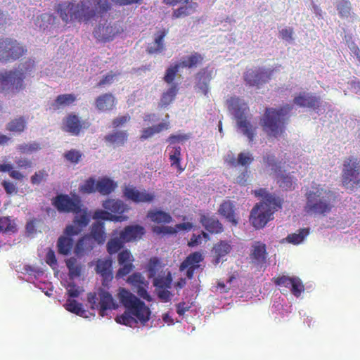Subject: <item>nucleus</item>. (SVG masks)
I'll use <instances>...</instances> for the list:
<instances>
[{"label":"nucleus","mask_w":360,"mask_h":360,"mask_svg":"<svg viewBox=\"0 0 360 360\" xmlns=\"http://www.w3.org/2000/svg\"><path fill=\"white\" fill-rule=\"evenodd\" d=\"M111 9L108 0H82L77 4L70 1L60 3L55 10L65 23L78 21L87 22L96 18H102Z\"/></svg>","instance_id":"obj_1"},{"label":"nucleus","mask_w":360,"mask_h":360,"mask_svg":"<svg viewBox=\"0 0 360 360\" xmlns=\"http://www.w3.org/2000/svg\"><path fill=\"white\" fill-rule=\"evenodd\" d=\"M305 212L309 214H323L329 213L333 207L335 200L334 192L321 184L311 186V189L305 194Z\"/></svg>","instance_id":"obj_2"},{"label":"nucleus","mask_w":360,"mask_h":360,"mask_svg":"<svg viewBox=\"0 0 360 360\" xmlns=\"http://www.w3.org/2000/svg\"><path fill=\"white\" fill-rule=\"evenodd\" d=\"M292 107L285 105L279 108H266L259 120L263 131L271 137L278 138L283 134Z\"/></svg>","instance_id":"obj_3"},{"label":"nucleus","mask_w":360,"mask_h":360,"mask_svg":"<svg viewBox=\"0 0 360 360\" xmlns=\"http://www.w3.org/2000/svg\"><path fill=\"white\" fill-rule=\"evenodd\" d=\"M281 206L282 202L279 198L267 195L262 202L257 203L252 209L250 222L256 229H262L271 220L274 213Z\"/></svg>","instance_id":"obj_4"},{"label":"nucleus","mask_w":360,"mask_h":360,"mask_svg":"<svg viewBox=\"0 0 360 360\" xmlns=\"http://www.w3.org/2000/svg\"><path fill=\"white\" fill-rule=\"evenodd\" d=\"M227 108L237 121V126L250 142L253 141L257 134V127L254 126L246 117L249 110L248 104L240 98L233 96L226 101Z\"/></svg>","instance_id":"obj_5"},{"label":"nucleus","mask_w":360,"mask_h":360,"mask_svg":"<svg viewBox=\"0 0 360 360\" xmlns=\"http://www.w3.org/2000/svg\"><path fill=\"white\" fill-rule=\"evenodd\" d=\"M117 299L120 304L141 323H145L150 319V310L145 303L124 288H120Z\"/></svg>","instance_id":"obj_6"},{"label":"nucleus","mask_w":360,"mask_h":360,"mask_svg":"<svg viewBox=\"0 0 360 360\" xmlns=\"http://www.w3.org/2000/svg\"><path fill=\"white\" fill-rule=\"evenodd\" d=\"M341 180L343 187L350 191L360 187V160L349 156L344 160Z\"/></svg>","instance_id":"obj_7"},{"label":"nucleus","mask_w":360,"mask_h":360,"mask_svg":"<svg viewBox=\"0 0 360 360\" xmlns=\"http://www.w3.org/2000/svg\"><path fill=\"white\" fill-rule=\"evenodd\" d=\"M26 52V47L16 39L0 37V61L3 63L15 61L24 56Z\"/></svg>","instance_id":"obj_8"},{"label":"nucleus","mask_w":360,"mask_h":360,"mask_svg":"<svg viewBox=\"0 0 360 360\" xmlns=\"http://www.w3.org/2000/svg\"><path fill=\"white\" fill-rule=\"evenodd\" d=\"M87 300L92 309H97L99 315L104 316L105 311L116 309L118 307L112 295L103 288H99L96 292H89Z\"/></svg>","instance_id":"obj_9"},{"label":"nucleus","mask_w":360,"mask_h":360,"mask_svg":"<svg viewBox=\"0 0 360 360\" xmlns=\"http://www.w3.org/2000/svg\"><path fill=\"white\" fill-rule=\"evenodd\" d=\"M25 75L19 70L0 72V91L19 92L25 89Z\"/></svg>","instance_id":"obj_10"},{"label":"nucleus","mask_w":360,"mask_h":360,"mask_svg":"<svg viewBox=\"0 0 360 360\" xmlns=\"http://www.w3.org/2000/svg\"><path fill=\"white\" fill-rule=\"evenodd\" d=\"M53 205L60 212L75 213L80 212L82 204L79 197L70 198L68 195L60 194L56 196Z\"/></svg>","instance_id":"obj_11"},{"label":"nucleus","mask_w":360,"mask_h":360,"mask_svg":"<svg viewBox=\"0 0 360 360\" xmlns=\"http://www.w3.org/2000/svg\"><path fill=\"white\" fill-rule=\"evenodd\" d=\"M273 282L277 286L290 289L291 293L296 297H299L304 290V285L297 276H279L273 278Z\"/></svg>","instance_id":"obj_12"},{"label":"nucleus","mask_w":360,"mask_h":360,"mask_svg":"<svg viewBox=\"0 0 360 360\" xmlns=\"http://www.w3.org/2000/svg\"><path fill=\"white\" fill-rule=\"evenodd\" d=\"M273 70L264 68L248 69L244 74V79L250 86H259L268 82L273 75Z\"/></svg>","instance_id":"obj_13"},{"label":"nucleus","mask_w":360,"mask_h":360,"mask_svg":"<svg viewBox=\"0 0 360 360\" xmlns=\"http://www.w3.org/2000/svg\"><path fill=\"white\" fill-rule=\"evenodd\" d=\"M120 32L115 23L105 22L104 24H98L93 31L95 39L103 43L111 41Z\"/></svg>","instance_id":"obj_14"},{"label":"nucleus","mask_w":360,"mask_h":360,"mask_svg":"<svg viewBox=\"0 0 360 360\" xmlns=\"http://www.w3.org/2000/svg\"><path fill=\"white\" fill-rule=\"evenodd\" d=\"M127 283L131 285V289L138 295L148 302L152 300V297L148 293L147 288L148 282L145 279L141 273H134L127 278Z\"/></svg>","instance_id":"obj_15"},{"label":"nucleus","mask_w":360,"mask_h":360,"mask_svg":"<svg viewBox=\"0 0 360 360\" xmlns=\"http://www.w3.org/2000/svg\"><path fill=\"white\" fill-rule=\"evenodd\" d=\"M203 260V256L200 252H194L186 257L181 263L179 270L183 271L186 270V276L188 279H192L195 271L200 267V263Z\"/></svg>","instance_id":"obj_16"},{"label":"nucleus","mask_w":360,"mask_h":360,"mask_svg":"<svg viewBox=\"0 0 360 360\" xmlns=\"http://www.w3.org/2000/svg\"><path fill=\"white\" fill-rule=\"evenodd\" d=\"M124 196L135 203L151 202L155 199V195L148 193L146 190L139 191L133 186H125L123 190Z\"/></svg>","instance_id":"obj_17"},{"label":"nucleus","mask_w":360,"mask_h":360,"mask_svg":"<svg viewBox=\"0 0 360 360\" xmlns=\"http://www.w3.org/2000/svg\"><path fill=\"white\" fill-rule=\"evenodd\" d=\"M90 123L88 121L81 120L75 114H69L64 122V130L72 135L77 136L83 129L89 127Z\"/></svg>","instance_id":"obj_18"},{"label":"nucleus","mask_w":360,"mask_h":360,"mask_svg":"<svg viewBox=\"0 0 360 360\" xmlns=\"http://www.w3.org/2000/svg\"><path fill=\"white\" fill-rule=\"evenodd\" d=\"M145 228L141 225H129L119 233L120 238L125 243L138 240L145 235Z\"/></svg>","instance_id":"obj_19"},{"label":"nucleus","mask_w":360,"mask_h":360,"mask_svg":"<svg viewBox=\"0 0 360 360\" xmlns=\"http://www.w3.org/2000/svg\"><path fill=\"white\" fill-rule=\"evenodd\" d=\"M293 102L300 107L318 109L321 105L320 98L312 94L301 92L294 98Z\"/></svg>","instance_id":"obj_20"},{"label":"nucleus","mask_w":360,"mask_h":360,"mask_svg":"<svg viewBox=\"0 0 360 360\" xmlns=\"http://www.w3.org/2000/svg\"><path fill=\"white\" fill-rule=\"evenodd\" d=\"M254 161V158L249 152H241L236 158L230 153L225 158V162L231 167H236L238 166L248 167Z\"/></svg>","instance_id":"obj_21"},{"label":"nucleus","mask_w":360,"mask_h":360,"mask_svg":"<svg viewBox=\"0 0 360 360\" xmlns=\"http://www.w3.org/2000/svg\"><path fill=\"white\" fill-rule=\"evenodd\" d=\"M115 98L111 93L101 94L95 101L96 108L102 112L112 110L115 108Z\"/></svg>","instance_id":"obj_22"},{"label":"nucleus","mask_w":360,"mask_h":360,"mask_svg":"<svg viewBox=\"0 0 360 360\" xmlns=\"http://www.w3.org/2000/svg\"><path fill=\"white\" fill-rule=\"evenodd\" d=\"M218 212L233 226L238 224L235 206L231 200H224L219 206Z\"/></svg>","instance_id":"obj_23"},{"label":"nucleus","mask_w":360,"mask_h":360,"mask_svg":"<svg viewBox=\"0 0 360 360\" xmlns=\"http://www.w3.org/2000/svg\"><path fill=\"white\" fill-rule=\"evenodd\" d=\"M111 266L112 262L109 259H98L96 262V271L102 277L103 285L112 279Z\"/></svg>","instance_id":"obj_24"},{"label":"nucleus","mask_w":360,"mask_h":360,"mask_svg":"<svg viewBox=\"0 0 360 360\" xmlns=\"http://www.w3.org/2000/svg\"><path fill=\"white\" fill-rule=\"evenodd\" d=\"M103 207L113 215H122L128 210V207L120 200L107 199L102 203Z\"/></svg>","instance_id":"obj_25"},{"label":"nucleus","mask_w":360,"mask_h":360,"mask_svg":"<svg viewBox=\"0 0 360 360\" xmlns=\"http://www.w3.org/2000/svg\"><path fill=\"white\" fill-rule=\"evenodd\" d=\"M27 119L25 116H18L11 119L6 125V130L13 134H21L27 129Z\"/></svg>","instance_id":"obj_26"},{"label":"nucleus","mask_w":360,"mask_h":360,"mask_svg":"<svg viewBox=\"0 0 360 360\" xmlns=\"http://www.w3.org/2000/svg\"><path fill=\"white\" fill-rule=\"evenodd\" d=\"M193 228V224L190 222H184L176 224L175 227L167 226H155L153 228V233L156 234H174L179 231H190Z\"/></svg>","instance_id":"obj_27"},{"label":"nucleus","mask_w":360,"mask_h":360,"mask_svg":"<svg viewBox=\"0 0 360 360\" xmlns=\"http://www.w3.org/2000/svg\"><path fill=\"white\" fill-rule=\"evenodd\" d=\"M200 223L210 233H220L223 231V225L214 217H207L205 214L200 216Z\"/></svg>","instance_id":"obj_28"},{"label":"nucleus","mask_w":360,"mask_h":360,"mask_svg":"<svg viewBox=\"0 0 360 360\" xmlns=\"http://www.w3.org/2000/svg\"><path fill=\"white\" fill-rule=\"evenodd\" d=\"M147 217L157 224H169L173 220L169 213L158 209L150 210L147 213Z\"/></svg>","instance_id":"obj_29"},{"label":"nucleus","mask_w":360,"mask_h":360,"mask_svg":"<svg viewBox=\"0 0 360 360\" xmlns=\"http://www.w3.org/2000/svg\"><path fill=\"white\" fill-rule=\"evenodd\" d=\"M266 245L261 242H256L252 245V251L250 254V259L252 262L257 264H263L266 262Z\"/></svg>","instance_id":"obj_30"},{"label":"nucleus","mask_w":360,"mask_h":360,"mask_svg":"<svg viewBox=\"0 0 360 360\" xmlns=\"http://www.w3.org/2000/svg\"><path fill=\"white\" fill-rule=\"evenodd\" d=\"M77 98L73 94H65L58 95L51 103L50 108L53 111L63 109L66 106L72 104Z\"/></svg>","instance_id":"obj_31"},{"label":"nucleus","mask_w":360,"mask_h":360,"mask_svg":"<svg viewBox=\"0 0 360 360\" xmlns=\"http://www.w3.org/2000/svg\"><path fill=\"white\" fill-rule=\"evenodd\" d=\"M117 187V182L108 177H103L96 181V190L103 195L110 194Z\"/></svg>","instance_id":"obj_32"},{"label":"nucleus","mask_w":360,"mask_h":360,"mask_svg":"<svg viewBox=\"0 0 360 360\" xmlns=\"http://www.w3.org/2000/svg\"><path fill=\"white\" fill-rule=\"evenodd\" d=\"M197 79V87L204 95H207L209 92V83L212 79V72L206 68L202 69L198 72Z\"/></svg>","instance_id":"obj_33"},{"label":"nucleus","mask_w":360,"mask_h":360,"mask_svg":"<svg viewBox=\"0 0 360 360\" xmlns=\"http://www.w3.org/2000/svg\"><path fill=\"white\" fill-rule=\"evenodd\" d=\"M204 60V57L198 52H193L184 58V59L179 63L182 68H195L200 65Z\"/></svg>","instance_id":"obj_34"},{"label":"nucleus","mask_w":360,"mask_h":360,"mask_svg":"<svg viewBox=\"0 0 360 360\" xmlns=\"http://www.w3.org/2000/svg\"><path fill=\"white\" fill-rule=\"evenodd\" d=\"M128 134L126 131H116L105 136L104 140L115 146H124L127 142Z\"/></svg>","instance_id":"obj_35"},{"label":"nucleus","mask_w":360,"mask_h":360,"mask_svg":"<svg viewBox=\"0 0 360 360\" xmlns=\"http://www.w3.org/2000/svg\"><path fill=\"white\" fill-rule=\"evenodd\" d=\"M92 218L96 220L101 219L115 222H121L127 220L128 217L124 215H113L106 210H96L94 212Z\"/></svg>","instance_id":"obj_36"},{"label":"nucleus","mask_w":360,"mask_h":360,"mask_svg":"<svg viewBox=\"0 0 360 360\" xmlns=\"http://www.w3.org/2000/svg\"><path fill=\"white\" fill-rule=\"evenodd\" d=\"M232 247L228 241L220 240L216 243L213 248L215 262L218 264L222 257L230 253Z\"/></svg>","instance_id":"obj_37"},{"label":"nucleus","mask_w":360,"mask_h":360,"mask_svg":"<svg viewBox=\"0 0 360 360\" xmlns=\"http://www.w3.org/2000/svg\"><path fill=\"white\" fill-rule=\"evenodd\" d=\"M167 34L165 29L159 30L155 34L153 45L148 47V52L150 54L160 53L164 49L163 39Z\"/></svg>","instance_id":"obj_38"},{"label":"nucleus","mask_w":360,"mask_h":360,"mask_svg":"<svg viewBox=\"0 0 360 360\" xmlns=\"http://www.w3.org/2000/svg\"><path fill=\"white\" fill-rule=\"evenodd\" d=\"M91 236L98 244H103L105 241L104 222L97 221L92 224Z\"/></svg>","instance_id":"obj_39"},{"label":"nucleus","mask_w":360,"mask_h":360,"mask_svg":"<svg viewBox=\"0 0 360 360\" xmlns=\"http://www.w3.org/2000/svg\"><path fill=\"white\" fill-rule=\"evenodd\" d=\"M178 90V84H172L170 87L162 94L160 101V106L166 107L169 105L174 100Z\"/></svg>","instance_id":"obj_40"},{"label":"nucleus","mask_w":360,"mask_h":360,"mask_svg":"<svg viewBox=\"0 0 360 360\" xmlns=\"http://www.w3.org/2000/svg\"><path fill=\"white\" fill-rule=\"evenodd\" d=\"M169 150V158L171 162V166H175L179 173L182 172L184 170L181 165V148L179 146H174L172 148H168Z\"/></svg>","instance_id":"obj_41"},{"label":"nucleus","mask_w":360,"mask_h":360,"mask_svg":"<svg viewBox=\"0 0 360 360\" xmlns=\"http://www.w3.org/2000/svg\"><path fill=\"white\" fill-rule=\"evenodd\" d=\"M17 225L11 217H0V233H14L17 232Z\"/></svg>","instance_id":"obj_42"},{"label":"nucleus","mask_w":360,"mask_h":360,"mask_svg":"<svg viewBox=\"0 0 360 360\" xmlns=\"http://www.w3.org/2000/svg\"><path fill=\"white\" fill-rule=\"evenodd\" d=\"M169 127V124L167 123H160L153 127H147L143 129L141 131V134L140 136V140L144 141L150 137H152L155 134L160 133L164 129H167Z\"/></svg>","instance_id":"obj_43"},{"label":"nucleus","mask_w":360,"mask_h":360,"mask_svg":"<svg viewBox=\"0 0 360 360\" xmlns=\"http://www.w3.org/2000/svg\"><path fill=\"white\" fill-rule=\"evenodd\" d=\"M74 241L71 238L67 236H60L57 243L58 251L59 254L68 255L73 247Z\"/></svg>","instance_id":"obj_44"},{"label":"nucleus","mask_w":360,"mask_h":360,"mask_svg":"<svg viewBox=\"0 0 360 360\" xmlns=\"http://www.w3.org/2000/svg\"><path fill=\"white\" fill-rule=\"evenodd\" d=\"M279 187L284 191H292L295 188V181L290 174H281L277 176Z\"/></svg>","instance_id":"obj_45"},{"label":"nucleus","mask_w":360,"mask_h":360,"mask_svg":"<svg viewBox=\"0 0 360 360\" xmlns=\"http://www.w3.org/2000/svg\"><path fill=\"white\" fill-rule=\"evenodd\" d=\"M66 310L80 316H86V311L83 309L82 304L75 300L68 299L64 305Z\"/></svg>","instance_id":"obj_46"},{"label":"nucleus","mask_w":360,"mask_h":360,"mask_svg":"<svg viewBox=\"0 0 360 360\" xmlns=\"http://www.w3.org/2000/svg\"><path fill=\"white\" fill-rule=\"evenodd\" d=\"M69 271V276L71 278L79 277L81 275L82 266L77 264V259L70 257L65 261Z\"/></svg>","instance_id":"obj_47"},{"label":"nucleus","mask_w":360,"mask_h":360,"mask_svg":"<svg viewBox=\"0 0 360 360\" xmlns=\"http://www.w3.org/2000/svg\"><path fill=\"white\" fill-rule=\"evenodd\" d=\"M309 229L304 228L298 230V233L289 234L286 238V240L292 244L297 245L302 243L304 239L309 235Z\"/></svg>","instance_id":"obj_48"},{"label":"nucleus","mask_w":360,"mask_h":360,"mask_svg":"<svg viewBox=\"0 0 360 360\" xmlns=\"http://www.w3.org/2000/svg\"><path fill=\"white\" fill-rule=\"evenodd\" d=\"M197 6L198 4L196 3L189 5H184L174 11L173 17L179 18L190 15L195 12Z\"/></svg>","instance_id":"obj_49"},{"label":"nucleus","mask_w":360,"mask_h":360,"mask_svg":"<svg viewBox=\"0 0 360 360\" xmlns=\"http://www.w3.org/2000/svg\"><path fill=\"white\" fill-rule=\"evenodd\" d=\"M124 243L125 241L120 236L112 238L107 243V251L110 255L115 254L122 248Z\"/></svg>","instance_id":"obj_50"},{"label":"nucleus","mask_w":360,"mask_h":360,"mask_svg":"<svg viewBox=\"0 0 360 360\" xmlns=\"http://www.w3.org/2000/svg\"><path fill=\"white\" fill-rule=\"evenodd\" d=\"M172 282V274L170 271H167L165 276H159L154 279V285L160 288H170Z\"/></svg>","instance_id":"obj_51"},{"label":"nucleus","mask_w":360,"mask_h":360,"mask_svg":"<svg viewBox=\"0 0 360 360\" xmlns=\"http://www.w3.org/2000/svg\"><path fill=\"white\" fill-rule=\"evenodd\" d=\"M181 68L179 63L170 65L165 72L164 76V81L167 84H174L173 82L178 74L179 68Z\"/></svg>","instance_id":"obj_52"},{"label":"nucleus","mask_w":360,"mask_h":360,"mask_svg":"<svg viewBox=\"0 0 360 360\" xmlns=\"http://www.w3.org/2000/svg\"><path fill=\"white\" fill-rule=\"evenodd\" d=\"M337 10L338 11V14L340 18H347L351 13L352 6L349 1L347 0H341L340 1L336 6Z\"/></svg>","instance_id":"obj_53"},{"label":"nucleus","mask_w":360,"mask_h":360,"mask_svg":"<svg viewBox=\"0 0 360 360\" xmlns=\"http://www.w3.org/2000/svg\"><path fill=\"white\" fill-rule=\"evenodd\" d=\"M79 192L84 194H90L97 191L96 182L94 177H90L85 180L84 182L79 186Z\"/></svg>","instance_id":"obj_54"},{"label":"nucleus","mask_w":360,"mask_h":360,"mask_svg":"<svg viewBox=\"0 0 360 360\" xmlns=\"http://www.w3.org/2000/svg\"><path fill=\"white\" fill-rule=\"evenodd\" d=\"M263 162L266 167H270L274 172H277L281 170V167L276 162L275 155L273 154H265L263 156Z\"/></svg>","instance_id":"obj_55"},{"label":"nucleus","mask_w":360,"mask_h":360,"mask_svg":"<svg viewBox=\"0 0 360 360\" xmlns=\"http://www.w3.org/2000/svg\"><path fill=\"white\" fill-rule=\"evenodd\" d=\"M89 222V217L86 211L82 210L76 214L73 223L80 226L82 229L86 227Z\"/></svg>","instance_id":"obj_56"},{"label":"nucleus","mask_w":360,"mask_h":360,"mask_svg":"<svg viewBox=\"0 0 360 360\" xmlns=\"http://www.w3.org/2000/svg\"><path fill=\"white\" fill-rule=\"evenodd\" d=\"M135 318L136 317L133 314H129L126 310L124 314L116 318V321L125 326H131L133 324L136 323Z\"/></svg>","instance_id":"obj_57"},{"label":"nucleus","mask_w":360,"mask_h":360,"mask_svg":"<svg viewBox=\"0 0 360 360\" xmlns=\"http://www.w3.org/2000/svg\"><path fill=\"white\" fill-rule=\"evenodd\" d=\"M82 156V153L75 149H71L70 150H68L64 154V158L68 161L75 165L77 164L80 161Z\"/></svg>","instance_id":"obj_58"},{"label":"nucleus","mask_w":360,"mask_h":360,"mask_svg":"<svg viewBox=\"0 0 360 360\" xmlns=\"http://www.w3.org/2000/svg\"><path fill=\"white\" fill-rule=\"evenodd\" d=\"M18 150L22 153H30L34 151H37L40 149V146L38 143L33 142L30 143H23L18 146Z\"/></svg>","instance_id":"obj_59"},{"label":"nucleus","mask_w":360,"mask_h":360,"mask_svg":"<svg viewBox=\"0 0 360 360\" xmlns=\"http://www.w3.org/2000/svg\"><path fill=\"white\" fill-rule=\"evenodd\" d=\"M159 266L160 260L158 257H153L150 259L148 266L150 277H154L156 275Z\"/></svg>","instance_id":"obj_60"},{"label":"nucleus","mask_w":360,"mask_h":360,"mask_svg":"<svg viewBox=\"0 0 360 360\" xmlns=\"http://www.w3.org/2000/svg\"><path fill=\"white\" fill-rule=\"evenodd\" d=\"M133 261L132 255L128 250L120 252L118 255V262L120 265L126 263H131Z\"/></svg>","instance_id":"obj_61"},{"label":"nucleus","mask_w":360,"mask_h":360,"mask_svg":"<svg viewBox=\"0 0 360 360\" xmlns=\"http://www.w3.org/2000/svg\"><path fill=\"white\" fill-rule=\"evenodd\" d=\"M82 229L73 223L72 225H69L66 227L64 233L67 237L71 238L72 236H77L82 231Z\"/></svg>","instance_id":"obj_62"},{"label":"nucleus","mask_w":360,"mask_h":360,"mask_svg":"<svg viewBox=\"0 0 360 360\" xmlns=\"http://www.w3.org/2000/svg\"><path fill=\"white\" fill-rule=\"evenodd\" d=\"M47 176L48 174L44 169L39 170L31 176V182L32 184H39Z\"/></svg>","instance_id":"obj_63"},{"label":"nucleus","mask_w":360,"mask_h":360,"mask_svg":"<svg viewBox=\"0 0 360 360\" xmlns=\"http://www.w3.org/2000/svg\"><path fill=\"white\" fill-rule=\"evenodd\" d=\"M130 119L131 117L129 115L117 117L112 120V127L114 128H118L128 122L130 120Z\"/></svg>","instance_id":"obj_64"}]
</instances>
